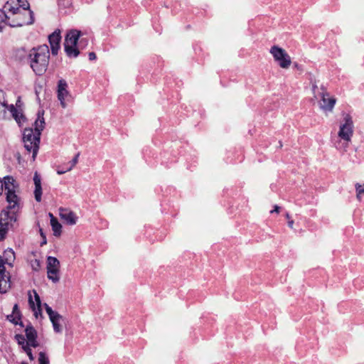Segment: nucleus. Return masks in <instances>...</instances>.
Returning a JSON list of instances; mask_svg holds the SVG:
<instances>
[{
  "label": "nucleus",
  "instance_id": "obj_1",
  "mask_svg": "<svg viewBox=\"0 0 364 364\" xmlns=\"http://www.w3.org/2000/svg\"><path fill=\"white\" fill-rule=\"evenodd\" d=\"M4 9L9 13V26L11 27L31 25L34 21L33 12L27 0H9Z\"/></svg>",
  "mask_w": 364,
  "mask_h": 364
},
{
  "label": "nucleus",
  "instance_id": "obj_2",
  "mask_svg": "<svg viewBox=\"0 0 364 364\" xmlns=\"http://www.w3.org/2000/svg\"><path fill=\"white\" fill-rule=\"evenodd\" d=\"M7 210L1 214L0 218V241L5 239L9 230L18 227V212L20 209L19 198L16 194L9 192L7 196Z\"/></svg>",
  "mask_w": 364,
  "mask_h": 364
},
{
  "label": "nucleus",
  "instance_id": "obj_3",
  "mask_svg": "<svg viewBox=\"0 0 364 364\" xmlns=\"http://www.w3.org/2000/svg\"><path fill=\"white\" fill-rule=\"evenodd\" d=\"M25 60L36 75L42 76L47 70L50 61V49L46 44L29 50Z\"/></svg>",
  "mask_w": 364,
  "mask_h": 364
},
{
  "label": "nucleus",
  "instance_id": "obj_4",
  "mask_svg": "<svg viewBox=\"0 0 364 364\" xmlns=\"http://www.w3.org/2000/svg\"><path fill=\"white\" fill-rule=\"evenodd\" d=\"M44 119L40 118L38 116V119L34 123L33 128H26L23 134V141L24 143V147L28 152H32L33 159H34L38 154L40 143V136L41 131L44 128Z\"/></svg>",
  "mask_w": 364,
  "mask_h": 364
},
{
  "label": "nucleus",
  "instance_id": "obj_5",
  "mask_svg": "<svg viewBox=\"0 0 364 364\" xmlns=\"http://www.w3.org/2000/svg\"><path fill=\"white\" fill-rule=\"evenodd\" d=\"M15 260V252L11 248L6 250L0 255V293L5 294L11 288V275L6 271L5 265L11 267Z\"/></svg>",
  "mask_w": 364,
  "mask_h": 364
},
{
  "label": "nucleus",
  "instance_id": "obj_6",
  "mask_svg": "<svg viewBox=\"0 0 364 364\" xmlns=\"http://www.w3.org/2000/svg\"><path fill=\"white\" fill-rule=\"evenodd\" d=\"M353 134V122L349 114H346L343 118V122L340 124L338 133V140L335 141L336 148L341 151H346L351 141Z\"/></svg>",
  "mask_w": 364,
  "mask_h": 364
},
{
  "label": "nucleus",
  "instance_id": "obj_7",
  "mask_svg": "<svg viewBox=\"0 0 364 364\" xmlns=\"http://www.w3.org/2000/svg\"><path fill=\"white\" fill-rule=\"evenodd\" d=\"M22 113L14 105H9L4 90H0V119L14 118L17 122L23 118Z\"/></svg>",
  "mask_w": 364,
  "mask_h": 364
},
{
  "label": "nucleus",
  "instance_id": "obj_8",
  "mask_svg": "<svg viewBox=\"0 0 364 364\" xmlns=\"http://www.w3.org/2000/svg\"><path fill=\"white\" fill-rule=\"evenodd\" d=\"M80 36L81 32L78 30L73 29L68 31L65 39L64 47L67 55L70 58H76L80 54L77 44Z\"/></svg>",
  "mask_w": 364,
  "mask_h": 364
},
{
  "label": "nucleus",
  "instance_id": "obj_9",
  "mask_svg": "<svg viewBox=\"0 0 364 364\" xmlns=\"http://www.w3.org/2000/svg\"><path fill=\"white\" fill-rule=\"evenodd\" d=\"M270 53L282 68L287 69L290 66L291 58L284 49L273 46L270 49Z\"/></svg>",
  "mask_w": 364,
  "mask_h": 364
},
{
  "label": "nucleus",
  "instance_id": "obj_10",
  "mask_svg": "<svg viewBox=\"0 0 364 364\" xmlns=\"http://www.w3.org/2000/svg\"><path fill=\"white\" fill-rule=\"evenodd\" d=\"M47 277L53 283L60 280V262L55 257L49 256L47 258Z\"/></svg>",
  "mask_w": 364,
  "mask_h": 364
},
{
  "label": "nucleus",
  "instance_id": "obj_11",
  "mask_svg": "<svg viewBox=\"0 0 364 364\" xmlns=\"http://www.w3.org/2000/svg\"><path fill=\"white\" fill-rule=\"evenodd\" d=\"M18 186V184L12 176H6L4 178L3 181L0 180V195L2 193L4 188L6 191V197L9 192L16 194V191Z\"/></svg>",
  "mask_w": 364,
  "mask_h": 364
},
{
  "label": "nucleus",
  "instance_id": "obj_12",
  "mask_svg": "<svg viewBox=\"0 0 364 364\" xmlns=\"http://www.w3.org/2000/svg\"><path fill=\"white\" fill-rule=\"evenodd\" d=\"M57 93L62 107L65 108L66 107L65 100L70 96L68 84L65 80L61 79L58 81Z\"/></svg>",
  "mask_w": 364,
  "mask_h": 364
},
{
  "label": "nucleus",
  "instance_id": "obj_13",
  "mask_svg": "<svg viewBox=\"0 0 364 364\" xmlns=\"http://www.w3.org/2000/svg\"><path fill=\"white\" fill-rule=\"evenodd\" d=\"M61 40L60 30L55 31L53 33L49 35L48 41L50 45L51 52L53 55H57L60 48V42Z\"/></svg>",
  "mask_w": 364,
  "mask_h": 364
},
{
  "label": "nucleus",
  "instance_id": "obj_14",
  "mask_svg": "<svg viewBox=\"0 0 364 364\" xmlns=\"http://www.w3.org/2000/svg\"><path fill=\"white\" fill-rule=\"evenodd\" d=\"M336 99L330 97L328 93H323L322 98L320 102V107L326 112H331L336 104Z\"/></svg>",
  "mask_w": 364,
  "mask_h": 364
},
{
  "label": "nucleus",
  "instance_id": "obj_15",
  "mask_svg": "<svg viewBox=\"0 0 364 364\" xmlns=\"http://www.w3.org/2000/svg\"><path fill=\"white\" fill-rule=\"evenodd\" d=\"M26 336L27 338V343L33 348L38 346V343L36 340L37 332L36 329L31 325L27 326L25 329Z\"/></svg>",
  "mask_w": 364,
  "mask_h": 364
},
{
  "label": "nucleus",
  "instance_id": "obj_16",
  "mask_svg": "<svg viewBox=\"0 0 364 364\" xmlns=\"http://www.w3.org/2000/svg\"><path fill=\"white\" fill-rule=\"evenodd\" d=\"M60 216L67 224L70 225L76 224L77 220L75 213L67 209H60Z\"/></svg>",
  "mask_w": 364,
  "mask_h": 364
},
{
  "label": "nucleus",
  "instance_id": "obj_17",
  "mask_svg": "<svg viewBox=\"0 0 364 364\" xmlns=\"http://www.w3.org/2000/svg\"><path fill=\"white\" fill-rule=\"evenodd\" d=\"M34 292V294H35V299H36V304L38 306V310H36V307H35V304L33 301V299H32V296L31 295L29 294V297H28V303H29V305L31 306V308L33 309V311H34V315L36 318L38 317V315L41 316L42 314V311L41 309V299H40V296H38V294L36 293V291H33Z\"/></svg>",
  "mask_w": 364,
  "mask_h": 364
},
{
  "label": "nucleus",
  "instance_id": "obj_18",
  "mask_svg": "<svg viewBox=\"0 0 364 364\" xmlns=\"http://www.w3.org/2000/svg\"><path fill=\"white\" fill-rule=\"evenodd\" d=\"M49 216L50 217V225L52 227V230L53 231V235L55 237H59L61 235V229L62 225L58 222V219L53 216L52 213H49Z\"/></svg>",
  "mask_w": 364,
  "mask_h": 364
},
{
  "label": "nucleus",
  "instance_id": "obj_19",
  "mask_svg": "<svg viewBox=\"0 0 364 364\" xmlns=\"http://www.w3.org/2000/svg\"><path fill=\"white\" fill-rule=\"evenodd\" d=\"M9 21H10L9 13L7 12V10L4 8L0 9V31H1L6 26H9Z\"/></svg>",
  "mask_w": 364,
  "mask_h": 364
},
{
  "label": "nucleus",
  "instance_id": "obj_20",
  "mask_svg": "<svg viewBox=\"0 0 364 364\" xmlns=\"http://www.w3.org/2000/svg\"><path fill=\"white\" fill-rule=\"evenodd\" d=\"M63 317L59 314L58 315H55V317L51 318L50 320L52 322L54 331L55 333H60L62 331V327L60 324V321L62 320Z\"/></svg>",
  "mask_w": 364,
  "mask_h": 364
},
{
  "label": "nucleus",
  "instance_id": "obj_21",
  "mask_svg": "<svg viewBox=\"0 0 364 364\" xmlns=\"http://www.w3.org/2000/svg\"><path fill=\"white\" fill-rule=\"evenodd\" d=\"M79 156H80V154L77 153L74 156V158L66 164L65 170V171H58V174H59V175L63 174L68 171H71L75 167V166L77 164V163L78 161Z\"/></svg>",
  "mask_w": 364,
  "mask_h": 364
},
{
  "label": "nucleus",
  "instance_id": "obj_22",
  "mask_svg": "<svg viewBox=\"0 0 364 364\" xmlns=\"http://www.w3.org/2000/svg\"><path fill=\"white\" fill-rule=\"evenodd\" d=\"M87 44H88V39L87 38H83V37L80 36V39L78 40L77 44V48H78V50L80 51V50H83L84 48H85L87 47Z\"/></svg>",
  "mask_w": 364,
  "mask_h": 364
},
{
  "label": "nucleus",
  "instance_id": "obj_23",
  "mask_svg": "<svg viewBox=\"0 0 364 364\" xmlns=\"http://www.w3.org/2000/svg\"><path fill=\"white\" fill-rule=\"evenodd\" d=\"M38 363L39 364H50L49 359L45 353L40 352Z\"/></svg>",
  "mask_w": 364,
  "mask_h": 364
},
{
  "label": "nucleus",
  "instance_id": "obj_24",
  "mask_svg": "<svg viewBox=\"0 0 364 364\" xmlns=\"http://www.w3.org/2000/svg\"><path fill=\"white\" fill-rule=\"evenodd\" d=\"M34 196L36 201L40 202L41 200L42 196V188L41 186H35Z\"/></svg>",
  "mask_w": 364,
  "mask_h": 364
},
{
  "label": "nucleus",
  "instance_id": "obj_25",
  "mask_svg": "<svg viewBox=\"0 0 364 364\" xmlns=\"http://www.w3.org/2000/svg\"><path fill=\"white\" fill-rule=\"evenodd\" d=\"M357 198L360 200L362 195H364V188L359 183L355 184Z\"/></svg>",
  "mask_w": 364,
  "mask_h": 364
},
{
  "label": "nucleus",
  "instance_id": "obj_26",
  "mask_svg": "<svg viewBox=\"0 0 364 364\" xmlns=\"http://www.w3.org/2000/svg\"><path fill=\"white\" fill-rule=\"evenodd\" d=\"M29 346L30 345L27 343L26 345H24V346H23L22 348H23V351L27 354L29 359L31 360H33L34 359V357L33 355L32 350Z\"/></svg>",
  "mask_w": 364,
  "mask_h": 364
},
{
  "label": "nucleus",
  "instance_id": "obj_27",
  "mask_svg": "<svg viewBox=\"0 0 364 364\" xmlns=\"http://www.w3.org/2000/svg\"><path fill=\"white\" fill-rule=\"evenodd\" d=\"M20 316L18 315H14L13 314L7 316V319L14 323L15 325H17L18 323V321H20Z\"/></svg>",
  "mask_w": 364,
  "mask_h": 364
},
{
  "label": "nucleus",
  "instance_id": "obj_28",
  "mask_svg": "<svg viewBox=\"0 0 364 364\" xmlns=\"http://www.w3.org/2000/svg\"><path fill=\"white\" fill-rule=\"evenodd\" d=\"M45 309L46 311V313L49 316L50 319L53 317H55V315L58 314V312L53 311L51 307H50L47 304H45Z\"/></svg>",
  "mask_w": 364,
  "mask_h": 364
},
{
  "label": "nucleus",
  "instance_id": "obj_29",
  "mask_svg": "<svg viewBox=\"0 0 364 364\" xmlns=\"http://www.w3.org/2000/svg\"><path fill=\"white\" fill-rule=\"evenodd\" d=\"M15 338L17 341L18 343L21 345L22 347L24 346V345L27 344V343H26V339L23 335L16 334L15 336Z\"/></svg>",
  "mask_w": 364,
  "mask_h": 364
},
{
  "label": "nucleus",
  "instance_id": "obj_30",
  "mask_svg": "<svg viewBox=\"0 0 364 364\" xmlns=\"http://www.w3.org/2000/svg\"><path fill=\"white\" fill-rule=\"evenodd\" d=\"M31 267L34 271H38L41 268V262L39 259H34L31 262Z\"/></svg>",
  "mask_w": 364,
  "mask_h": 364
},
{
  "label": "nucleus",
  "instance_id": "obj_31",
  "mask_svg": "<svg viewBox=\"0 0 364 364\" xmlns=\"http://www.w3.org/2000/svg\"><path fill=\"white\" fill-rule=\"evenodd\" d=\"M33 181H34L35 186H41V178L37 174V173H36L34 175Z\"/></svg>",
  "mask_w": 364,
  "mask_h": 364
},
{
  "label": "nucleus",
  "instance_id": "obj_32",
  "mask_svg": "<svg viewBox=\"0 0 364 364\" xmlns=\"http://www.w3.org/2000/svg\"><path fill=\"white\" fill-rule=\"evenodd\" d=\"M12 314H14V315H18V316H20V312L18 311V304H15L14 306Z\"/></svg>",
  "mask_w": 364,
  "mask_h": 364
},
{
  "label": "nucleus",
  "instance_id": "obj_33",
  "mask_svg": "<svg viewBox=\"0 0 364 364\" xmlns=\"http://www.w3.org/2000/svg\"><path fill=\"white\" fill-rule=\"evenodd\" d=\"M88 56L90 60H95L97 58L96 54L94 52L89 53Z\"/></svg>",
  "mask_w": 364,
  "mask_h": 364
},
{
  "label": "nucleus",
  "instance_id": "obj_34",
  "mask_svg": "<svg viewBox=\"0 0 364 364\" xmlns=\"http://www.w3.org/2000/svg\"><path fill=\"white\" fill-rule=\"evenodd\" d=\"M279 209H280V207L276 205H274V209L273 210H272L271 213L276 212L278 213L279 212Z\"/></svg>",
  "mask_w": 364,
  "mask_h": 364
},
{
  "label": "nucleus",
  "instance_id": "obj_35",
  "mask_svg": "<svg viewBox=\"0 0 364 364\" xmlns=\"http://www.w3.org/2000/svg\"><path fill=\"white\" fill-rule=\"evenodd\" d=\"M293 225H294V220H289L288 221V225L290 228H293Z\"/></svg>",
  "mask_w": 364,
  "mask_h": 364
},
{
  "label": "nucleus",
  "instance_id": "obj_36",
  "mask_svg": "<svg viewBox=\"0 0 364 364\" xmlns=\"http://www.w3.org/2000/svg\"><path fill=\"white\" fill-rule=\"evenodd\" d=\"M40 233H41V236L42 237V238L45 239L46 235L43 233L42 229H40Z\"/></svg>",
  "mask_w": 364,
  "mask_h": 364
},
{
  "label": "nucleus",
  "instance_id": "obj_37",
  "mask_svg": "<svg viewBox=\"0 0 364 364\" xmlns=\"http://www.w3.org/2000/svg\"><path fill=\"white\" fill-rule=\"evenodd\" d=\"M65 168H66V164H65V166H64V167H63V168L59 167V168L57 169V171H65Z\"/></svg>",
  "mask_w": 364,
  "mask_h": 364
},
{
  "label": "nucleus",
  "instance_id": "obj_38",
  "mask_svg": "<svg viewBox=\"0 0 364 364\" xmlns=\"http://www.w3.org/2000/svg\"><path fill=\"white\" fill-rule=\"evenodd\" d=\"M46 244V237H45V239H43V241L41 242V245H43Z\"/></svg>",
  "mask_w": 364,
  "mask_h": 364
},
{
  "label": "nucleus",
  "instance_id": "obj_39",
  "mask_svg": "<svg viewBox=\"0 0 364 364\" xmlns=\"http://www.w3.org/2000/svg\"><path fill=\"white\" fill-rule=\"evenodd\" d=\"M286 217H287V219H289V218H290L289 214L287 213Z\"/></svg>",
  "mask_w": 364,
  "mask_h": 364
},
{
  "label": "nucleus",
  "instance_id": "obj_40",
  "mask_svg": "<svg viewBox=\"0 0 364 364\" xmlns=\"http://www.w3.org/2000/svg\"><path fill=\"white\" fill-rule=\"evenodd\" d=\"M21 364H28V363L26 362H22Z\"/></svg>",
  "mask_w": 364,
  "mask_h": 364
}]
</instances>
